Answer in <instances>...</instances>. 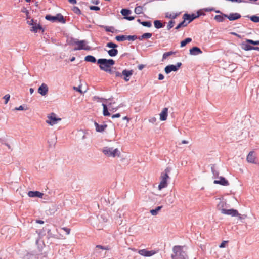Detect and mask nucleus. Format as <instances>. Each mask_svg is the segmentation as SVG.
Segmentation results:
<instances>
[{
  "label": "nucleus",
  "mask_w": 259,
  "mask_h": 259,
  "mask_svg": "<svg viewBox=\"0 0 259 259\" xmlns=\"http://www.w3.org/2000/svg\"><path fill=\"white\" fill-rule=\"evenodd\" d=\"M170 172V169L169 168H166L164 172H162L160 177V182L158 185V189L161 190L163 188L167 187L168 185V180L169 179V177L168 176V173Z\"/></svg>",
  "instance_id": "1"
},
{
  "label": "nucleus",
  "mask_w": 259,
  "mask_h": 259,
  "mask_svg": "<svg viewBox=\"0 0 259 259\" xmlns=\"http://www.w3.org/2000/svg\"><path fill=\"white\" fill-rule=\"evenodd\" d=\"M103 154L108 157H119L120 152L118 148H113V147H105L102 149Z\"/></svg>",
  "instance_id": "2"
},
{
  "label": "nucleus",
  "mask_w": 259,
  "mask_h": 259,
  "mask_svg": "<svg viewBox=\"0 0 259 259\" xmlns=\"http://www.w3.org/2000/svg\"><path fill=\"white\" fill-rule=\"evenodd\" d=\"M174 254L172 255L173 259H187L186 254L183 251L181 246H175L172 249Z\"/></svg>",
  "instance_id": "3"
},
{
  "label": "nucleus",
  "mask_w": 259,
  "mask_h": 259,
  "mask_svg": "<svg viewBox=\"0 0 259 259\" xmlns=\"http://www.w3.org/2000/svg\"><path fill=\"white\" fill-rule=\"evenodd\" d=\"M100 69L111 75H115L116 76H121V74L117 71L116 67L113 66H99Z\"/></svg>",
  "instance_id": "4"
},
{
  "label": "nucleus",
  "mask_w": 259,
  "mask_h": 259,
  "mask_svg": "<svg viewBox=\"0 0 259 259\" xmlns=\"http://www.w3.org/2000/svg\"><path fill=\"white\" fill-rule=\"evenodd\" d=\"M45 18L47 20L51 21L52 22L58 21L63 24H64L66 22V20L63 16L60 13H58L54 16L47 15L46 16Z\"/></svg>",
  "instance_id": "5"
},
{
  "label": "nucleus",
  "mask_w": 259,
  "mask_h": 259,
  "mask_svg": "<svg viewBox=\"0 0 259 259\" xmlns=\"http://www.w3.org/2000/svg\"><path fill=\"white\" fill-rule=\"evenodd\" d=\"M61 120V118L57 117L56 114L55 113H51V114L48 115L46 122L50 125H53Z\"/></svg>",
  "instance_id": "6"
},
{
  "label": "nucleus",
  "mask_w": 259,
  "mask_h": 259,
  "mask_svg": "<svg viewBox=\"0 0 259 259\" xmlns=\"http://www.w3.org/2000/svg\"><path fill=\"white\" fill-rule=\"evenodd\" d=\"M74 43L78 45V47L77 48H75L74 49V50H90V47L86 45V41L85 40L77 41H75Z\"/></svg>",
  "instance_id": "7"
},
{
  "label": "nucleus",
  "mask_w": 259,
  "mask_h": 259,
  "mask_svg": "<svg viewBox=\"0 0 259 259\" xmlns=\"http://www.w3.org/2000/svg\"><path fill=\"white\" fill-rule=\"evenodd\" d=\"M221 212L222 213L226 215H231L232 217H236V215L238 214V211L236 209H221Z\"/></svg>",
  "instance_id": "8"
},
{
  "label": "nucleus",
  "mask_w": 259,
  "mask_h": 259,
  "mask_svg": "<svg viewBox=\"0 0 259 259\" xmlns=\"http://www.w3.org/2000/svg\"><path fill=\"white\" fill-rule=\"evenodd\" d=\"M156 251L154 250L148 251L146 249H141L138 251V253L144 256H151L155 254Z\"/></svg>",
  "instance_id": "9"
},
{
  "label": "nucleus",
  "mask_w": 259,
  "mask_h": 259,
  "mask_svg": "<svg viewBox=\"0 0 259 259\" xmlns=\"http://www.w3.org/2000/svg\"><path fill=\"white\" fill-rule=\"evenodd\" d=\"M97 63L100 65H113L115 61L113 59H99Z\"/></svg>",
  "instance_id": "10"
},
{
  "label": "nucleus",
  "mask_w": 259,
  "mask_h": 259,
  "mask_svg": "<svg viewBox=\"0 0 259 259\" xmlns=\"http://www.w3.org/2000/svg\"><path fill=\"white\" fill-rule=\"evenodd\" d=\"M48 92V87L45 83H42L38 89V93L42 96H45Z\"/></svg>",
  "instance_id": "11"
},
{
  "label": "nucleus",
  "mask_w": 259,
  "mask_h": 259,
  "mask_svg": "<svg viewBox=\"0 0 259 259\" xmlns=\"http://www.w3.org/2000/svg\"><path fill=\"white\" fill-rule=\"evenodd\" d=\"M256 156L254 152L250 151L246 157V160L247 162L252 163H256Z\"/></svg>",
  "instance_id": "12"
},
{
  "label": "nucleus",
  "mask_w": 259,
  "mask_h": 259,
  "mask_svg": "<svg viewBox=\"0 0 259 259\" xmlns=\"http://www.w3.org/2000/svg\"><path fill=\"white\" fill-rule=\"evenodd\" d=\"M199 16V14L196 15L194 14H192V15H190L188 14H185L183 15V19L184 20H189L188 23L192 21L195 18H198Z\"/></svg>",
  "instance_id": "13"
},
{
  "label": "nucleus",
  "mask_w": 259,
  "mask_h": 259,
  "mask_svg": "<svg viewBox=\"0 0 259 259\" xmlns=\"http://www.w3.org/2000/svg\"><path fill=\"white\" fill-rule=\"evenodd\" d=\"M133 71L132 70H124L122 72V74L124 76V79L126 81H128L130 79V77L133 75Z\"/></svg>",
  "instance_id": "14"
},
{
  "label": "nucleus",
  "mask_w": 259,
  "mask_h": 259,
  "mask_svg": "<svg viewBox=\"0 0 259 259\" xmlns=\"http://www.w3.org/2000/svg\"><path fill=\"white\" fill-rule=\"evenodd\" d=\"M214 183L216 184H220L223 186H228L229 184L228 181L224 177H222L219 178L218 180H214Z\"/></svg>",
  "instance_id": "15"
},
{
  "label": "nucleus",
  "mask_w": 259,
  "mask_h": 259,
  "mask_svg": "<svg viewBox=\"0 0 259 259\" xmlns=\"http://www.w3.org/2000/svg\"><path fill=\"white\" fill-rule=\"evenodd\" d=\"M28 195L30 197H38L42 198L44 194L39 191H30L28 193Z\"/></svg>",
  "instance_id": "16"
},
{
  "label": "nucleus",
  "mask_w": 259,
  "mask_h": 259,
  "mask_svg": "<svg viewBox=\"0 0 259 259\" xmlns=\"http://www.w3.org/2000/svg\"><path fill=\"white\" fill-rule=\"evenodd\" d=\"M224 17L228 18L230 21L235 20L241 17V15L238 13L230 14L229 16L226 14H224Z\"/></svg>",
  "instance_id": "17"
},
{
  "label": "nucleus",
  "mask_w": 259,
  "mask_h": 259,
  "mask_svg": "<svg viewBox=\"0 0 259 259\" xmlns=\"http://www.w3.org/2000/svg\"><path fill=\"white\" fill-rule=\"evenodd\" d=\"M168 115V108H164L160 113V119L161 121H165L166 120Z\"/></svg>",
  "instance_id": "18"
},
{
  "label": "nucleus",
  "mask_w": 259,
  "mask_h": 259,
  "mask_svg": "<svg viewBox=\"0 0 259 259\" xmlns=\"http://www.w3.org/2000/svg\"><path fill=\"white\" fill-rule=\"evenodd\" d=\"M181 66H166L165 68V72L168 74L171 71H176Z\"/></svg>",
  "instance_id": "19"
},
{
  "label": "nucleus",
  "mask_w": 259,
  "mask_h": 259,
  "mask_svg": "<svg viewBox=\"0 0 259 259\" xmlns=\"http://www.w3.org/2000/svg\"><path fill=\"white\" fill-rule=\"evenodd\" d=\"M41 29H42V27L37 22H35V23L32 25V27L30 28V31L36 33L37 32L38 30Z\"/></svg>",
  "instance_id": "20"
},
{
  "label": "nucleus",
  "mask_w": 259,
  "mask_h": 259,
  "mask_svg": "<svg viewBox=\"0 0 259 259\" xmlns=\"http://www.w3.org/2000/svg\"><path fill=\"white\" fill-rule=\"evenodd\" d=\"M190 53L191 55H196L202 53V51L199 48L194 47L190 50Z\"/></svg>",
  "instance_id": "21"
},
{
  "label": "nucleus",
  "mask_w": 259,
  "mask_h": 259,
  "mask_svg": "<svg viewBox=\"0 0 259 259\" xmlns=\"http://www.w3.org/2000/svg\"><path fill=\"white\" fill-rule=\"evenodd\" d=\"M95 125L96 127V130L98 132H102L107 127V125H99L97 122H95Z\"/></svg>",
  "instance_id": "22"
},
{
  "label": "nucleus",
  "mask_w": 259,
  "mask_h": 259,
  "mask_svg": "<svg viewBox=\"0 0 259 259\" xmlns=\"http://www.w3.org/2000/svg\"><path fill=\"white\" fill-rule=\"evenodd\" d=\"M84 60L92 63H95L97 61L96 58L91 55H88L85 57Z\"/></svg>",
  "instance_id": "23"
},
{
  "label": "nucleus",
  "mask_w": 259,
  "mask_h": 259,
  "mask_svg": "<svg viewBox=\"0 0 259 259\" xmlns=\"http://www.w3.org/2000/svg\"><path fill=\"white\" fill-rule=\"evenodd\" d=\"M241 47L243 49L246 51L252 50V46H250L249 44L247 43L246 41L242 43Z\"/></svg>",
  "instance_id": "24"
},
{
  "label": "nucleus",
  "mask_w": 259,
  "mask_h": 259,
  "mask_svg": "<svg viewBox=\"0 0 259 259\" xmlns=\"http://www.w3.org/2000/svg\"><path fill=\"white\" fill-rule=\"evenodd\" d=\"M154 26L157 29H159L164 26L160 20H155L154 21Z\"/></svg>",
  "instance_id": "25"
},
{
  "label": "nucleus",
  "mask_w": 259,
  "mask_h": 259,
  "mask_svg": "<svg viewBox=\"0 0 259 259\" xmlns=\"http://www.w3.org/2000/svg\"><path fill=\"white\" fill-rule=\"evenodd\" d=\"M179 15V13L171 14L167 12L165 14V17L171 19H175Z\"/></svg>",
  "instance_id": "26"
},
{
  "label": "nucleus",
  "mask_w": 259,
  "mask_h": 259,
  "mask_svg": "<svg viewBox=\"0 0 259 259\" xmlns=\"http://www.w3.org/2000/svg\"><path fill=\"white\" fill-rule=\"evenodd\" d=\"M162 206H158L157 207H156V209H152L150 210V213L152 215H157L158 212L161 210V209L162 208Z\"/></svg>",
  "instance_id": "27"
},
{
  "label": "nucleus",
  "mask_w": 259,
  "mask_h": 259,
  "mask_svg": "<svg viewBox=\"0 0 259 259\" xmlns=\"http://www.w3.org/2000/svg\"><path fill=\"white\" fill-rule=\"evenodd\" d=\"M108 54L110 56H115L118 53V50L116 49H112L108 51Z\"/></svg>",
  "instance_id": "28"
},
{
  "label": "nucleus",
  "mask_w": 259,
  "mask_h": 259,
  "mask_svg": "<svg viewBox=\"0 0 259 259\" xmlns=\"http://www.w3.org/2000/svg\"><path fill=\"white\" fill-rule=\"evenodd\" d=\"M191 41L192 39L191 38H187L181 42V47H183L185 46L188 43L190 42Z\"/></svg>",
  "instance_id": "29"
},
{
  "label": "nucleus",
  "mask_w": 259,
  "mask_h": 259,
  "mask_svg": "<svg viewBox=\"0 0 259 259\" xmlns=\"http://www.w3.org/2000/svg\"><path fill=\"white\" fill-rule=\"evenodd\" d=\"M102 106L103 107V115L104 116H110V114L108 111V108L106 105L102 104Z\"/></svg>",
  "instance_id": "30"
},
{
  "label": "nucleus",
  "mask_w": 259,
  "mask_h": 259,
  "mask_svg": "<svg viewBox=\"0 0 259 259\" xmlns=\"http://www.w3.org/2000/svg\"><path fill=\"white\" fill-rule=\"evenodd\" d=\"M143 9V6H137L135 9V12L137 14H140L142 13Z\"/></svg>",
  "instance_id": "31"
},
{
  "label": "nucleus",
  "mask_w": 259,
  "mask_h": 259,
  "mask_svg": "<svg viewBox=\"0 0 259 259\" xmlns=\"http://www.w3.org/2000/svg\"><path fill=\"white\" fill-rule=\"evenodd\" d=\"M121 13L122 15L124 16L125 17L127 16L128 15L130 14L131 13V10L126 9H123L121 11Z\"/></svg>",
  "instance_id": "32"
},
{
  "label": "nucleus",
  "mask_w": 259,
  "mask_h": 259,
  "mask_svg": "<svg viewBox=\"0 0 259 259\" xmlns=\"http://www.w3.org/2000/svg\"><path fill=\"white\" fill-rule=\"evenodd\" d=\"M175 52L172 51H170L168 52H166L164 53L163 55L162 60L166 59L168 57L170 56V55H172L173 54H175Z\"/></svg>",
  "instance_id": "33"
},
{
  "label": "nucleus",
  "mask_w": 259,
  "mask_h": 259,
  "mask_svg": "<svg viewBox=\"0 0 259 259\" xmlns=\"http://www.w3.org/2000/svg\"><path fill=\"white\" fill-rule=\"evenodd\" d=\"M115 39L118 41H122L126 40V35H118L115 37Z\"/></svg>",
  "instance_id": "34"
},
{
  "label": "nucleus",
  "mask_w": 259,
  "mask_h": 259,
  "mask_svg": "<svg viewBox=\"0 0 259 259\" xmlns=\"http://www.w3.org/2000/svg\"><path fill=\"white\" fill-rule=\"evenodd\" d=\"M185 20H184V21H183L182 22H181L180 23H179L177 26V27L175 28L176 29H180L181 27H185V26H186L187 24L185 22Z\"/></svg>",
  "instance_id": "35"
},
{
  "label": "nucleus",
  "mask_w": 259,
  "mask_h": 259,
  "mask_svg": "<svg viewBox=\"0 0 259 259\" xmlns=\"http://www.w3.org/2000/svg\"><path fill=\"white\" fill-rule=\"evenodd\" d=\"M249 18L252 21H253L255 23H257L259 22V17L258 16L253 15V16H250Z\"/></svg>",
  "instance_id": "36"
},
{
  "label": "nucleus",
  "mask_w": 259,
  "mask_h": 259,
  "mask_svg": "<svg viewBox=\"0 0 259 259\" xmlns=\"http://www.w3.org/2000/svg\"><path fill=\"white\" fill-rule=\"evenodd\" d=\"M224 14L223 15H216L214 17L215 20L219 22H222L224 20Z\"/></svg>",
  "instance_id": "37"
},
{
  "label": "nucleus",
  "mask_w": 259,
  "mask_h": 259,
  "mask_svg": "<svg viewBox=\"0 0 259 259\" xmlns=\"http://www.w3.org/2000/svg\"><path fill=\"white\" fill-rule=\"evenodd\" d=\"M141 24L145 27H150L152 26L151 23L150 21H143L141 22Z\"/></svg>",
  "instance_id": "38"
},
{
  "label": "nucleus",
  "mask_w": 259,
  "mask_h": 259,
  "mask_svg": "<svg viewBox=\"0 0 259 259\" xmlns=\"http://www.w3.org/2000/svg\"><path fill=\"white\" fill-rule=\"evenodd\" d=\"M246 42L247 43H249V44H252V45H259V40L253 41V40H251V39H247L246 40Z\"/></svg>",
  "instance_id": "39"
},
{
  "label": "nucleus",
  "mask_w": 259,
  "mask_h": 259,
  "mask_svg": "<svg viewBox=\"0 0 259 259\" xmlns=\"http://www.w3.org/2000/svg\"><path fill=\"white\" fill-rule=\"evenodd\" d=\"M107 47L112 49H115L117 47V45L113 42H108L107 44Z\"/></svg>",
  "instance_id": "40"
},
{
  "label": "nucleus",
  "mask_w": 259,
  "mask_h": 259,
  "mask_svg": "<svg viewBox=\"0 0 259 259\" xmlns=\"http://www.w3.org/2000/svg\"><path fill=\"white\" fill-rule=\"evenodd\" d=\"M175 24V21L171 20L168 22V24L167 26V28L168 30H170L171 28L173 27Z\"/></svg>",
  "instance_id": "41"
},
{
  "label": "nucleus",
  "mask_w": 259,
  "mask_h": 259,
  "mask_svg": "<svg viewBox=\"0 0 259 259\" xmlns=\"http://www.w3.org/2000/svg\"><path fill=\"white\" fill-rule=\"evenodd\" d=\"M101 27L104 28L106 31L107 32H113V31L112 30L114 28L113 27H108V26H101Z\"/></svg>",
  "instance_id": "42"
},
{
  "label": "nucleus",
  "mask_w": 259,
  "mask_h": 259,
  "mask_svg": "<svg viewBox=\"0 0 259 259\" xmlns=\"http://www.w3.org/2000/svg\"><path fill=\"white\" fill-rule=\"evenodd\" d=\"M126 40H134L137 38V37L135 35H126Z\"/></svg>",
  "instance_id": "43"
},
{
  "label": "nucleus",
  "mask_w": 259,
  "mask_h": 259,
  "mask_svg": "<svg viewBox=\"0 0 259 259\" xmlns=\"http://www.w3.org/2000/svg\"><path fill=\"white\" fill-rule=\"evenodd\" d=\"M96 248L101 249H103V250H108L109 249V248L108 247L103 246L100 245H97L96 246Z\"/></svg>",
  "instance_id": "44"
},
{
  "label": "nucleus",
  "mask_w": 259,
  "mask_h": 259,
  "mask_svg": "<svg viewBox=\"0 0 259 259\" xmlns=\"http://www.w3.org/2000/svg\"><path fill=\"white\" fill-rule=\"evenodd\" d=\"M10 96L9 94H7L4 97V99L5 100V104H6L10 100Z\"/></svg>",
  "instance_id": "45"
},
{
  "label": "nucleus",
  "mask_w": 259,
  "mask_h": 259,
  "mask_svg": "<svg viewBox=\"0 0 259 259\" xmlns=\"http://www.w3.org/2000/svg\"><path fill=\"white\" fill-rule=\"evenodd\" d=\"M73 11L74 13H75L76 14H80L81 13V11H80V9L77 7H74L73 8Z\"/></svg>",
  "instance_id": "46"
},
{
  "label": "nucleus",
  "mask_w": 259,
  "mask_h": 259,
  "mask_svg": "<svg viewBox=\"0 0 259 259\" xmlns=\"http://www.w3.org/2000/svg\"><path fill=\"white\" fill-rule=\"evenodd\" d=\"M73 89L77 92H79L80 93L82 94L83 92L81 90V86L79 85L78 87H73Z\"/></svg>",
  "instance_id": "47"
},
{
  "label": "nucleus",
  "mask_w": 259,
  "mask_h": 259,
  "mask_svg": "<svg viewBox=\"0 0 259 259\" xmlns=\"http://www.w3.org/2000/svg\"><path fill=\"white\" fill-rule=\"evenodd\" d=\"M90 9L91 10L99 11L100 8L98 6H90Z\"/></svg>",
  "instance_id": "48"
},
{
  "label": "nucleus",
  "mask_w": 259,
  "mask_h": 259,
  "mask_svg": "<svg viewBox=\"0 0 259 259\" xmlns=\"http://www.w3.org/2000/svg\"><path fill=\"white\" fill-rule=\"evenodd\" d=\"M228 243V241H223L221 244L219 245L220 248H224L226 246V244Z\"/></svg>",
  "instance_id": "49"
},
{
  "label": "nucleus",
  "mask_w": 259,
  "mask_h": 259,
  "mask_svg": "<svg viewBox=\"0 0 259 259\" xmlns=\"http://www.w3.org/2000/svg\"><path fill=\"white\" fill-rule=\"evenodd\" d=\"M144 38H149L152 36V34L150 33H145L143 34Z\"/></svg>",
  "instance_id": "50"
},
{
  "label": "nucleus",
  "mask_w": 259,
  "mask_h": 259,
  "mask_svg": "<svg viewBox=\"0 0 259 259\" xmlns=\"http://www.w3.org/2000/svg\"><path fill=\"white\" fill-rule=\"evenodd\" d=\"M62 229L63 230L67 235L69 234L70 233V229L67 228L66 227H63Z\"/></svg>",
  "instance_id": "51"
},
{
  "label": "nucleus",
  "mask_w": 259,
  "mask_h": 259,
  "mask_svg": "<svg viewBox=\"0 0 259 259\" xmlns=\"http://www.w3.org/2000/svg\"><path fill=\"white\" fill-rule=\"evenodd\" d=\"M35 22H34L33 19H31L30 20H28L27 21V23L31 26L33 25Z\"/></svg>",
  "instance_id": "52"
},
{
  "label": "nucleus",
  "mask_w": 259,
  "mask_h": 259,
  "mask_svg": "<svg viewBox=\"0 0 259 259\" xmlns=\"http://www.w3.org/2000/svg\"><path fill=\"white\" fill-rule=\"evenodd\" d=\"M124 18L128 20L131 21V20H134L135 19V17L133 16H127L126 17H125Z\"/></svg>",
  "instance_id": "53"
},
{
  "label": "nucleus",
  "mask_w": 259,
  "mask_h": 259,
  "mask_svg": "<svg viewBox=\"0 0 259 259\" xmlns=\"http://www.w3.org/2000/svg\"><path fill=\"white\" fill-rule=\"evenodd\" d=\"M120 117V114L119 113H117L116 114L112 115V118H119Z\"/></svg>",
  "instance_id": "54"
},
{
  "label": "nucleus",
  "mask_w": 259,
  "mask_h": 259,
  "mask_svg": "<svg viewBox=\"0 0 259 259\" xmlns=\"http://www.w3.org/2000/svg\"><path fill=\"white\" fill-rule=\"evenodd\" d=\"M24 107L23 106H20L19 107L15 108V110H23Z\"/></svg>",
  "instance_id": "55"
},
{
  "label": "nucleus",
  "mask_w": 259,
  "mask_h": 259,
  "mask_svg": "<svg viewBox=\"0 0 259 259\" xmlns=\"http://www.w3.org/2000/svg\"><path fill=\"white\" fill-rule=\"evenodd\" d=\"M163 79H164V76L162 74H159L158 75V79L161 80Z\"/></svg>",
  "instance_id": "56"
},
{
  "label": "nucleus",
  "mask_w": 259,
  "mask_h": 259,
  "mask_svg": "<svg viewBox=\"0 0 259 259\" xmlns=\"http://www.w3.org/2000/svg\"><path fill=\"white\" fill-rule=\"evenodd\" d=\"M236 217H238V219L240 220H242L243 219L242 215L241 214H240V213H239L238 212V214L236 215Z\"/></svg>",
  "instance_id": "57"
},
{
  "label": "nucleus",
  "mask_w": 259,
  "mask_h": 259,
  "mask_svg": "<svg viewBox=\"0 0 259 259\" xmlns=\"http://www.w3.org/2000/svg\"><path fill=\"white\" fill-rule=\"evenodd\" d=\"M36 222L37 223L40 224H44V222L43 221H42V220H37L36 221Z\"/></svg>",
  "instance_id": "58"
},
{
  "label": "nucleus",
  "mask_w": 259,
  "mask_h": 259,
  "mask_svg": "<svg viewBox=\"0 0 259 259\" xmlns=\"http://www.w3.org/2000/svg\"><path fill=\"white\" fill-rule=\"evenodd\" d=\"M69 2L72 4H75L76 3V0H68Z\"/></svg>",
  "instance_id": "59"
},
{
  "label": "nucleus",
  "mask_w": 259,
  "mask_h": 259,
  "mask_svg": "<svg viewBox=\"0 0 259 259\" xmlns=\"http://www.w3.org/2000/svg\"><path fill=\"white\" fill-rule=\"evenodd\" d=\"M188 143H189V142L185 140L182 141V143L184 144H188Z\"/></svg>",
  "instance_id": "60"
},
{
  "label": "nucleus",
  "mask_w": 259,
  "mask_h": 259,
  "mask_svg": "<svg viewBox=\"0 0 259 259\" xmlns=\"http://www.w3.org/2000/svg\"><path fill=\"white\" fill-rule=\"evenodd\" d=\"M29 91H30V94H32L33 93V92H34V90L32 88H30L29 89Z\"/></svg>",
  "instance_id": "61"
},
{
  "label": "nucleus",
  "mask_w": 259,
  "mask_h": 259,
  "mask_svg": "<svg viewBox=\"0 0 259 259\" xmlns=\"http://www.w3.org/2000/svg\"><path fill=\"white\" fill-rule=\"evenodd\" d=\"M144 66H138V68L140 70H141L144 68Z\"/></svg>",
  "instance_id": "62"
},
{
  "label": "nucleus",
  "mask_w": 259,
  "mask_h": 259,
  "mask_svg": "<svg viewBox=\"0 0 259 259\" xmlns=\"http://www.w3.org/2000/svg\"><path fill=\"white\" fill-rule=\"evenodd\" d=\"M213 8H212V9H206V11H207V12L211 11H213Z\"/></svg>",
  "instance_id": "63"
},
{
  "label": "nucleus",
  "mask_w": 259,
  "mask_h": 259,
  "mask_svg": "<svg viewBox=\"0 0 259 259\" xmlns=\"http://www.w3.org/2000/svg\"><path fill=\"white\" fill-rule=\"evenodd\" d=\"M143 38H144V37L143 36V34L142 36H140V37H139V39L140 40H142Z\"/></svg>",
  "instance_id": "64"
}]
</instances>
